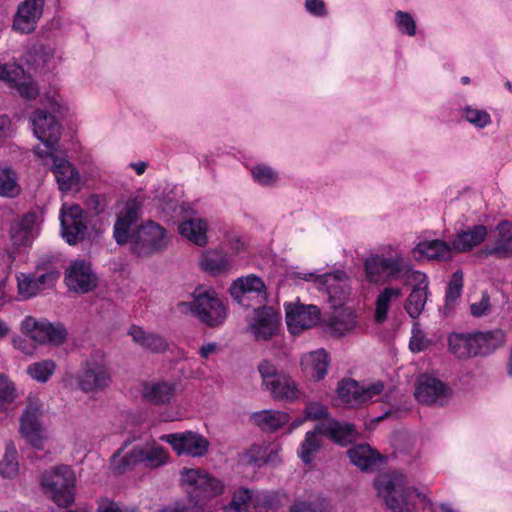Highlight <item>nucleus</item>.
<instances>
[{"label": "nucleus", "instance_id": "69168bd1", "mask_svg": "<svg viewBox=\"0 0 512 512\" xmlns=\"http://www.w3.org/2000/svg\"><path fill=\"white\" fill-rule=\"evenodd\" d=\"M21 228L32 232L37 236V226H38V216L36 213H27L25 214L20 221L16 223Z\"/></svg>", "mask_w": 512, "mask_h": 512}, {"label": "nucleus", "instance_id": "a18cd8bd", "mask_svg": "<svg viewBox=\"0 0 512 512\" xmlns=\"http://www.w3.org/2000/svg\"><path fill=\"white\" fill-rule=\"evenodd\" d=\"M17 451L13 445L6 447L5 454L0 461V475L5 478H14L19 472V465L16 460Z\"/></svg>", "mask_w": 512, "mask_h": 512}, {"label": "nucleus", "instance_id": "1a4fd4ad", "mask_svg": "<svg viewBox=\"0 0 512 512\" xmlns=\"http://www.w3.org/2000/svg\"><path fill=\"white\" fill-rule=\"evenodd\" d=\"M45 405L35 393H30L20 417V433L35 448L42 449L45 436V427L42 417Z\"/></svg>", "mask_w": 512, "mask_h": 512}, {"label": "nucleus", "instance_id": "680f3d73", "mask_svg": "<svg viewBox=\"0 0 512 512\" xmlns=\"http://www.w3.org/2000/svg\"><path fill=\"white\" fill-rule=\"evenodd\" d=\"M304 412L306 417L311 420H318L328 416V408L320 402L307 403Z\"/></svg>", "mask_w": 512, "mask_h": 512}, {"label": "nucleus", "instance_id": "6e6d98bb", "mask_svg": "<svg viewBox=\"0 0 512 512\" xmlns=\"http://www.w3.org/2000/svg\"><path fill=\"white\" fill-rule=\"evenodd\" d=\"M35 62L37 66L41 67L42 69H53L57 64L54 49L50 46L40 47L39 51L36 53Z\"/></svg>", "mask_w": 512, "mask_h": 512}, {"label": "nucleus", "instance_id": "79ce46f5", "mask_svg": "<svg viewBox=\"0 0 512 512\" xmlns=\"http://www.w3.org/2000/svg\"><path fill=\"white\" fill-rule=\"evenodd\" d=\"M20 191L16 172L9 167H0V196L12 198Z\"/></svg>", "mask_w": 512, "mask_h": 512}, {"label": "nucleus", "instance_id": "f3484780", "mask_svg": "<svg viewBox=\"0 0 512 512\" xmlns=\"http://www.w3.org/2000/svg\"><path fill=\"white\" fill-rule=\"evenodd\" d=\"M111 383V373L103 361L89 360L78 376V385L86 393H95L106 389Z\"/></svg>", "mask_w": 512, "mask_h": 512}, {"label": "nucleus", "instance_id": "39448f33", "mask_svg": "<svg viewBox=\"0 0 512 512\" xmlns=\"http://www.w3.org/2000/svg\"><path fill=\"white\" fill-rule=\"evenodd\" d=\"M123 448L111 457V462L117 473H123L137 464H144L150 469H157L166 465L170 460L168 450L156 441H147L143 445L134 446L126 455L120 456Z\"/></svg>", "mask_w": 512, "mask_h": 512}, {"label": "nucleus", "instance_id": "f704fd0d", "mask_svg": "<svg viewBox=\"0 0 512 512\" xmlns=\"http://www.w3.org/2000/svg\"><path fill=\"white\" fill-rule=\"evenodd\" d=\"M277 457V451L268 453V446L265 444H253L240 455V462L244 465L262 467L272 462Z\"/></svg>", "mask_w": 512, "mask_h": 512}, {"label": "nucleus", "instance_id": "2f4dec72", "mask_svg": "<svg viewBox=\"0 0 512 512\" xmlns=\"http://www.w3.org/2000/svg\"><path fill=\"white\" fill-rule=\"evenodd\" d=\"M129 335L135 343L154 353L164 352L168 347L167 341L162 336L146 332L139 326H132L129 329Z\"/></svg>", "mask_w": 512, "mask_h": 512}, {"label": "nucleus", "instance_id": "a211bd4d", "mask_svg": "<svg viewBox=\"0 0 512 512\" xmlns=\"http://www.w3.org/2000/svg\"><path fill=\"white\" fill-rule=\"evenodd\" d=\"M403 281L404 284L412 286V291L407 298L405 309L410 317L417 318L423 312L427 301V276L420 271L411 269L403 278Z\"/></svg>", "mask_w": 512, "mask_h": 512}, {"label": "nucleus", "instance_id": "393cba45", "mask_svg": "<svg viewBox=\"0 0 512 512\" xmlns=\"http://www.w3.org/2000/svg\"><path fill=\"white\" fill-rule=\"evenodd\" d=\"M141 395L149 404L167 405L175 398L176 385L167 381H147L141 386Z\"/></svg>", "mask_w": 512, "mask_h": 512}, {"label": "nucleus", "instance_id": "de8ad7c7", "mask_svg": "<svg viewBox=\"0 0 512 512\" xmlns=\"http://www.w3.org/2000/svg\"><path fill=\"white\" fill-rule=\"evenodd\" d=\"M16 279L18 293L22 299H29L40 291L38 281L32 275L26 273H18L16 275Z\"/></svg>", "mask_w": 512, "mask_h": 512}, {"label": "nucleus", "instance_id": "58836bf2", "mask_svg": "<svg viewBox=\"0 0 512 512\" xmlns=\"http://www.w3.org/2000/svg\"><path fill=\"white\" fill-rule=\"evenodd\" d=\"M339 399L350 407L362 405L361 385L355 380H343L339 383L338 389Z\"/></svg>", "mask_w": 512, "mask_h": 512}, {"label": "nucleus", "instance_id": "cd10ccee", "mask_svg": "<svg viewBox=\"0 0 512 512\" xmlns=\"http://www.w3.org/2000/svg\"><path fill=\"white\" fill-rule=\"evenodd\" d=\"M377 397L391 407H396L400 403V395L395 387L386 389L381 381L361 385L362 404L374 401Z\"/></svg>", "mask_w": 512, "mask_h": 512}, {"label": "nucleus", "instance_id": "423d86ee", "mask_svg": "<svg viewBox=\"0 0 512 512\" xmlns=\"http://www.w3.org/2000/svg\"><path fill=\"white\" fill-rule=\"evenodd\" d=\"M76 477L68 465H57L45 470L41 486L45 495L58 506H69L74 501Z\"/></svg>", "mask_w": 512, "mask_h": 512}, {"label": "nucleus", "instance_id": "ea45409f", "mask_svg": "<svg viewBox=\"0 0 512 512\" xmlns=\"http://www.w3.org/2000/svg\"><path fill=\"white\" fill-rule=\"evenodd\" d=\"M15 383L7 376L0 374V412L6 411L12 404L22 397Z\"/></svg>", "mask_w": 512, "mask_h": 512}, {"label": "nucleus", "instance_id": "49530a36", "mask_svg": "<svg viewBox=\"0 0 512 512\" xmlns=\"http://www.w3.org/2000/svg\"><path fill=\"white\" fill-rule=\"evenodd\" d=\"M200 265L206 271L221 273L230 268V261L218 253H207L201 259Z\"/></svg>", "mask_w": 512, "mask_h": 512}, {"label": "nucleus", "instance_id": "c756f323", "mask_svg": "<svg viewBox=\"0 0 512 512\" xmlns=\"http://www.w3.org/2000/svg\"><path fill=\"white\" fill-rule=\"evenodd\" d=\"M415 252L428 260L448 261L452 259L454 249L452 243L443 240H426L418 243Z\"/></svg>", "mask_w": 512, "mask_h": 512}, {"label": "nucleus", "instance_id": "9d476101", "mask_svg": "<svg viewBox=\"0 0 512 512\" xmlns=\"http://www.w3.org/2000/svg\"><path fill=\"white\" fill-rule=\"evenodd\" d=\"M297 276L300 279L314 283L319 291L326 293L334 308L342 306L349 297L350 280L344 271L337 270L324 274L298 273Z\"/></svg>", "mask_w": 512, "mask_h": 512}, {"label": "nucleus", "instance_id": "7c9ffc66", "mask_svg": "<svg viewBox=\"0 0 512 512\" xmlns=\"http://www.w3.org/2000/svg\"><path fill=\"white\" fill-rule=\"evenodd\" d=\"M207 223L201 218H191L181 222L178 231L181 236L198 246L207 244Z\"/></svg>", "mask_w": 512, "mask_h": 512}, {"label": "nucleus", "instance_id": "c03bdc74", "mask_svg": "<svg viewBox=\"0 0 512 512\" xmlns=\"http://www.w3.org/2000/svg\"><path fill=\"white\" fill-rule=\"evenodd\" d=\"M56 365L51 360H43L28 366V375L38 382H47L55 372Z\"/></svg>", "mask_w": 512, "mask_h": 512}, {"label": "nucleus", "instance_id": "72a5a7b5", "mask_svg": "<svg viewBox=\"0 0 512 512\" xmlns=\"http://www.w3.org/2000/svg\"><path fill=\"white\" fill-rule=\"evenodd\" d=\"M253 422L265 431H275L288 423L289 415L284 411L262 410L252 415Z\"/></svg>", "mask_w": 512, "mask_h": 512}, {"label": "nucleus", "instance_id": "473e14b6", "mask_svg": "<svg viewBox=\"0 0 512 512\" xmlns=\"http://www.w3.org/2000/svg\"><path fill=\"white\" fill-rule=\"evenodd\" d=\"M402 289L399 287H386L377 296L375 303L374 319L377 323L387 320L388 312L392 304L401 299Z\"/></svg>", "mask_w": 512, "mask_h": 512}, {"label": "nucleus", "instance_id": "7ed1b4c3", "mask_svg": "<svg viewBox=\"0 0 512 512\" xmlns=\"http://www.w3.org/2000/svg\"><path fill=\"white\" fill-rule=\"evenodd\" d=\"M411 269L409 258L391 245L383 247L381 254L370 255L364 261L365 278L372 284L403 280Z\"/></svg>", "mask_w": 512, "mask_h": 512}, {"label": "nucleus", "instance_id": "09e8293b", "mask_svg": "<svg viewBox=\"0 0 512 512\" xmlns=\"http://www.w3.org/2000/svg\"><path fill=\"white\" fill-rule=\"evenodd\" d=\"M463 117L475 127L482 129L491 123L490 114L483 109L466 106L462 111Z\"/></svg>", "mask_w": 512, "mask_h": 512}, {"label": "nucleus", "instance_id": "f8f14e48", "mask_svg": "<svg viewBox=\"0 0 512 512\" xmlns=\"http://www.w3.org/2000/svg\"><path fill=\"white\" fill-rule=\"evenodd\" d=\"M21 331L40 344L60 345L67 336V331L61 323H51L45 319L37 320L27 316L21 322Z\"/></svg>", "mask_w": 512, "mask_h": 512}, {"label": "nucleus", "instance_id": "6ab92c4d", "mask_svg": "<svg viewBox=\"0 0 512 512\" xmlns=\"http://www.w3.org/2000/svg\"><path fill=\"white\" fill-rule=\"evenodd\" d=\"M65 282L70 290L84 294L96 287L97 276L89 262L74 260L65 271Z\"/></svg>", "mask_w": 512, "mask_h": 512}, {"label": "nucleus", "instance_id": "412c9836", "mask_svg": "<svg viewBox=\"0 0 512 512\" xmlns=\"http://www.w3.org/2000/svg\"><path fill=\"white\" fill-rule=\"evenodd\" d=\"M280 325V313L273 307H262L255 310L249 329L256 340H268L278 333Z\"/></svg>", "mask_w": 512, "mask_h": 512}, {"label": "nucleus", "instance_id": "aec40b11", "mask_svg": "<svg viewBox=\"0 0 512 512\" xmlns=\"http://www.w3.org/2000/svg\"><path fill=\"white\" fill-rule=\"evenodd\" d=\"M51 158L53 161L52 171L55 175L58 188L61 192L79 191L84 182L76 167L67 159L58 157L57 152L45 155V160Z\"/></svg>", "mask_w": 512, "mask_h": 512}, {"label": "nucleus", "instance_id": "3c124183", "mask_svg": "<svg viewBox=\"0 0 512 512\" xmlns=\"http://www.w3.org/2000/svg\"><path fill=\"white\" fill-rule=\"evenodd\" d=\"M279 505V495L272 491L254 492V508L257 510L276 509Z\"/></svg>", "mask_w": 512, "mask_h": 512}, {"label": "nucleus", "instance_id": "052dcab7", "mask_svg": "<svg viewBox=\"0 0 512 512\" xmlns=\"http://www.w3.org/2000/svg\"><path fill=\"white\" fill-rule=\"evenodd\" d=\"M429 345V341L425 338L422 331L417 325L412 329V337L410 339L409 347L413 352H421Z\"/></svg>", "mask_w": 512, "mask_h": 512}, {"label": "nucleus", "instance_id": "338daca9", "mask_svg": "<svg viewBox=\"0 0 512 512\" xmlns=\"http://www.w3.org/2000/svg\"><path fill=\"white\" fill-rule=\"evenodd\" d=\"M98 512H138L135 509H127L121 507L118 503L109 500L103 499L99 503Z\"/></svg>", "mask_w": 512, "mask_h": 512}, {"label": "nucleus", "instance_id": "864d4df0", "mask_svg": "<svg viewBox=\"0 0 512 512\" xmlns=\"http://www.w3.org/2000/svg\"><path fill=\"white\" fill-rule=\"evenodd\" d=\"M463 289V272L461 270L455 271L447 285L446 302L453 303L458 299Z\"/></svg>", "mask_w": 512, "mask_h": 512}, {"label": "nucleus", "instance_id": "ddd939ff", "mask_svg": "<svg viewBox=\"0 0 512 512\" xmlns=\"http://www.w3.org/2000/svg\"><path fill=\"white\" fill-rule=\"evenodd\" d=\"M160 440L170 444L177 455H187L194 458L204 456L210 447L209 440L194 431L165 434L160 437Z\"/></svg>", "mask_w": 512, "mask_h": 512}, {"label": "nucleus", "instance_id": "4c0bfd02", "mask_svg": "<svg viewBox=\"0 0 512 512\" xmlns=\"http://www.w3.org/2000/svg\"><path fill=\"white\" fill-rule=\"evenodd\" d=\"M351 463L361 470L371 469L378 457L377 454L371 449L369 445H359L347 452Z\"/></svg>", "mask_w": 512, "mask_h": 512}, {"label": "nucleus", "instance_id": "f03ea898", "mask_svg": "<svg viewBox=\"0 0 512 512\" xmlns=\"http://www.w3.org/2000/svg\"><path fill=\"white\" fill-rule=\"evenodd\" d=\"M374 486L392 512H413L426 499L415 487L407 486L406 477L401 473L379 475Z\"/></svg>", "mask_w": 512, "mask_h": 512}, {"label": "nucleus", "instance_id": "4d7b16f0", "mask_svg": "<svg viewBox=\"0 0 512 512\" xmlns=\"http://www.w3.org/2000/svg\"><path fill=\"white\" fill-rule=\"evenodd\" d=\"M36 235L17 224L11 227V239L13 244L17 247H25L31 245Z\"/></svg>", "mask_w": 512, "mask_h": 512}, {"label": "nucleus", "instance_id": "20e7f679", "mask_svg": "<svg viewBox=\"0 0 512 512\" xmlns=\"http://www.w3.org/2000/svg\"><path fill=\"white\" fill-rule=\"evenodd\" d=\"M179 475L189 505L197 512H207L209 502L225 491L224 482L204 470L185 467Z\"/></svg>", "mask_w": 512, "mask_h": 512}, {"label": "nucleus", "instance_id": "e433bc0d", "mask_svg": "<svg viewBox=\"0 0 512 512\" xmlns=\"http://www.w3.org/2000/svg\"><path fill=\"white\" fill-rule=\"evenodd\" d=\"M320 435L321 433L317 431L316 426L313 431L306 433L304 440L301 442L297 455L304 464H310L315 459V455L322 445Z\"/></svg>", "mask_w": 512, "mask_h": 512}, {"label": "nucleus", "instance_id": "2eb2a0df", "mask_svg": "<svg viewBox=\"0 0 512 512\" xmlns=\"http://www.w3.org/2000/svg\"><path fill=\"white\" fill-rule=\"evenodd\" d=\"M84 210L77 204H63L60 210L61 235L70 245L84 239L87 226Z\"/></svg>", "mask_w": 512, "mask_h": 512}, {"label": "nucleus", "instance_id": "13d9d810", "mask_svg": "<svg viewBox=\"0 0 512 512\" xmlns=\"http://www.w3.org/2000/svg\"><path fill=\"white\" fill-rule=\"evenodd\" d=\"M470 314L473 317L486 316L491 310V300L487 292H482L481 298L477 302L470 304Z\"/></svg>", "mask_w": 512, "mask_h": 512}, {"label": "nucleus", "instance_id": "c9c22d12", "mask_svg": "<svg viewBox=\"0 0 512 512\" xmlns=\"http://www.w3.org/2000/svg\"><path fill=\"white\" fill-rule=\"evenodd\" d=\"M472 334L452 333L448 337V349L457 358L465 359L475 356Z\"/></svg>", "mask_w": 512, "mask_h": 512}, {"label": "nucleus", "instance_id": "5fc2aeb1", "mask_svg": "<svg viewBox=\"0 0 512 512\" xmlns=\"http://www.w3.org/2000/svg\"><path fill=\"white\" fill-rule=\"evenodd\" d=\"M395 23L402 34L408 36L416 34V22L410 13L398 10L395 13Z\"/></svg>", "mask_w": 512, "mask_h": 512}, {"label": "nucleus", "instance_id": "bf43d9fd", "mask_svg": "<svg viewBox=\"0 0 512 512\" xmlns=\"http://www.w3.org/2000/svg\"><path fill=\"white\" fill-rule=\"evenodd\" d=\"M290 512H324L322 501L295 500L290 506Z\"/></svg>", "mask_w": 512, "mask_h": 512}, {"label": "nucleus", "instance_id": "c85d7f7f", "mask_svg": "<svg viewBox=\"0 0 512 512\" xmlns=\"http://www.w3.org/2000/svg\"><path fill=\"white\" fill-rule=\"evenodd\" d=\"M328 355L323 349L304 354L301 358L302 371L314 380H321L327 374Z\"/></svg>", "mask_w": 512, "mask_h": 512}, {"label": "nucleus", "instance_id": "5701e85b", "mask_svg": "<svg viewBox=\"0 0 512 512\" xmlns=\"http://www.w3.org/2000/svg\"><path fill=\"white\" fill-rule=\"evenodd\" d=\"M45 0H24L14 16L12 28L20 33H31L42 17Z\"/></svg>", "mask_w": 512, "mask_h": 512}, {"label": "nucleus", "instance_id": "f257e3e1", "mask_svg": "<svg viewBox=\"0 0 512 512\" xmlns=\"http://www.w3.org/2000/svg\"><path fill=\"white\" fill-rule=\"evenodd\" d=\"M140 211L141 203L137 199L128 200L114 224L113 236L120 245L130 243L135 254L148 256L166 248L168 238L166 230L151 220L132 231V225L139 219Z\"/></svg>", "mask_w": 512, "mask_h": 512}, {"label": "nucleus", "instance_id": "774afa93", "mask_svg": "<svg viewBox=\"0 0 512 512\" xmlns=\"http://www.w3.org/2000/svg\"><path fill=\"white\" fill-rule=\"evenodd\" d=\"M158 512H196L189 504L182 501L174 502L163 507Z\"/></svg>", "mask_w": 512, "mask_h": 512}, {"label": "nucleus", "instance_id": "37998d69", "mask_svg": "<svg viewBox=\"0 0 512 512\" xmlns=\"http://www.w3.org/2000/svg\"><path fill=\"white\" fill-rule=\"evenodd\" d=\"M254 506V491L247 488H240L233 493L230 504L226 511L247 512Z\"/></svg>", "mask_w": 512, "mask_h": 512}, {"label": "nucleus", "instance_id": "9b49d317", "mask_svg": "<svg viewBox=\"0 0 512 512\" xmlns=\"http://www.w3.org/2000/svg\"><path fill=\"white\" fill-rule=\"evenodd\" d=\"M34 135L44 144V149L37 147L35 154L45 161V155L58 151L61 127L55 117L44 110L38 109L31 116Z\"/></svg>", "mask_w": 512, "mask_h": 512}, {"label": "nucleus", "instance_id": "0eeeda50", "mask_svg": "<svg viewBox=\"0 0 512 512\" xmlns=\"http://www.w3.org/2000/svg\"><path fill=\"white\" fill-rule=\"evenodd\" d=\"M181 312L190 311L203 324L215 327L226 318V308L211 289L198 287L193 292L191 302H181L178 305Z\"/></svg>", "mask_w": 512, "mask_h": 512}, {"label": "nucleus", "instance_id": "8fccbe9b", "mask_svg": "<svg viewBox=\"0 0 512 512\" xmlns=\"http://www.w3.org/2000/svg\"><path fill=\"white\" fill-rule=\"evenodd\" d=\"M251 174L253 176L254 181L262 186L273 185L279 179L278 173L274 171L271 167L264 164L255 165L251 169Z\"/></svg>", "mask_w": 512, "mask_h": 512}, {"label": "nucleus", "instance_id": "a19ab883", "mask_svg": "<svg viewBox=\"0 0 512 512\" xmlns=\"http://www.w3.org/2000/svg\"><path fill=\"white\" fill-rule=\"evenodd\" d=\"M356 327V316L352 312L342 311L328 324V331L334 336H344Z\"/></svg>", "mask_w": 512, "mask_h": 512}, {"label": "nucleus", "instance_id": "603ef678", "mask_svg": "<svg viewBox=\"0 0 512 512\" xmlns=\"http://www.w3.org/2000/svg\"><path fill=\"white\" fill-rule=\"evenodd\" d=\"M23 75V69L17 64H0V80L6 82L10 87L16 85Z\"/></svg>", "mask_w": 512, "mask_h": 512}, {"label": "nucleus", "instance_id": "4468645a", "mask_svg": "<svg viewBox=\"0 0 512 512\" xmlns=\"http://www.w3.org/2000/svg\"><path fill=\"white\" fill-rule=\"evenodd\" d=\"M455 235L451 240L455 253H467L480 246L488 236L485 225H468L466 217L462 216L455 222Z\"/></svg>", "mask_w": 512, "mask_h": 512}, {"label": "nucleus", "instance_id": "4be33fe9", "mask_svg": "<svg viewBox=\"0 0 512 512\" xmlns=\"http://www.w3.org/2000/svg\"><path fill=\"white\" fill-rule=\"evenodd\" d=\"M320 320V310L315 305L286 306V323L292 334L314 327Z\"/></svg>", "mask_w": 512, "mask_h": 512}, {"label": "nucleus", "instance_id": "0e129e2a", "mask_svg": "<svg viewBox=\"0 0 512 512\" xmlns=\"http://www.w3.org/2000/svg\"><path fill=\"white\" fill-rule=\"evenodd\" d=\"M12 88H17L19 94L26 99H35L39 94L38 87L31 81L20 82V80H18L16 85H13Z\"/></svg>", "mask_w": 512, "mask_h": 512}, {"label": "nucleus", "instance_id": "b1692460", "mask_svg": "<svg viewBox=\"0 0 512 512\" xmlns=\"http://www.w3.org/2000/svg\"><path fill=\"white\" fill-rule=\"evenodd\" d=\"M498 236L491 244L485 245L478 253L481 258L493 256L497 259H505L512 256V231L509 222H501L497 225Z\"/></svg>", "mask_w": 512, "mask_h": 512}, {"label": "nucleus", "instance_id": "bb28decb", "mask_svg": "<svg viewBox=\"0 0 512 512\" xmlns=\"http://www.w3.org/2000/svg\"><path fill=\"white\" fill-rule=\"evenodd\" d=\"M317 431L341 445L352 442L356 437V430L352 424L335 419H326L320 422L317 424Z\"/></svg>", "mask_w": 512, "mask_h": 512}, {"label": "nucleus", "instance_id": "dca6fc26", "mask_svg": "<svg viewBox=\"0 0 512 512\" xmlns=\"http://www.w3.org/2000/svg\"><path fill=\"white\" fill-rule=\"evenodd\" d=\"M414 395L422 404L443 406L450 400L452 391L441 380L429 375H421L417 379Z\"/></svg>", "mask_w": 512, "mask_h": 512}, {"label": "nucleus", "instance_id": "e2e57ef3", "mask_svg": "<svg viewBox=\"0 0 512 512\" xmlns=\"http://www.w3.org/2000/svg\"><path fill=\"white\" fill-rule=\"evenodd\" d=\"M481 333L483 336H485L486 344L490 352H493L495 349L503 345L505 341V334L500 329H495Z\"/></svg>", "mask_w": 512, "mask_h": 512}, {"label": "nucleus", "instance_id": "a878e982", "mask_svg": "<svg viewBox=\"0 0 512 512\" xmlns=\"http://www.w3.org/2000/svg\"><path fill=\"white\" fill-rule=\"evenodd\" d=\"M231 296L239 303L244 301V297L249 294L255 295L260 301L266 299V286L263 280L255 274H249L237 278L231 285Z\"/></svg>", "mask_w": 512, "mask_h": 512}, {"label": "nucleus", "instance_id": "6e6552de", "mask_svg": "<svg viewBox=\"0 0 512 512\" xmlns=\"http://www.w3.org/2000/svg\"><path fill=\"white\" fill-rule=\"evenodd\" d=\"M258 371L262 387L273 399L294 402L300 398L301 391L297 382L286 372L278 370L271 361H262L258 365Z\"/></svg>", "mask_w": 512, "mask_h": 512}]
</instances>
